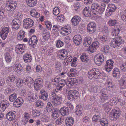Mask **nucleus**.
Wrapping results in <instances>:
<instances>
[{
	"mask_svg": "<svg viewBox=\"0 0 126 126\" xmlns=\"http://www.w3.org/2000/svg\"><path fill=\"white\" fill-rule=\"evenodd\" d=\"M105 7L106 5L103 4L99 5L97 3H94L92 5L91 11L94 15L100 16L103 14Z\"/></svg>",
	"mask_w": 126,
	"mask_h": 126,
	"instance_id": "nucleus-1",
	"label": "nucleus"
},
{
	"mask_svg": "<svg viewBox=\"0 0 126 126\" xmlns=\"http://www.w3.org/2000/svg\"><path fill=\"white\" fill-rule=\"evenodd\" d=\"M21 79H18L17 77L15 75L9 76L6 78V82L9 84H13L16 85L18 87L21 86Z\"/></svg>",
	"mask_w": 126,
	"mask_h": 126,
	"instance_id": "nucleus-2",
	"label": "nucleus"
},
{
	"mask_svg": "<svg viewBox=\"0 0 126 126\" xmlns=\"http://www.w3.org/2000/svg\"><path fill=\"white\" fill-rule=\"evenodd\" d=\"M101 73L94 68H92L88 72V76L90 79H95L100 78Z\"/></svg>",
	"mask_w": 126,
	"mask_h": 126,
	"instance_id": "nucleus-3",
	"label": "nucleus"
},
{
	"mask_svg": "<svg viewBox=\"0 0 126 126\" xmlns=\"http://www.w3.org/2000/svg\"><path fill=\"white\" fill-rule=\"evenodd\" d=\"M12 68L15 72L17 73H20L23 71V68L22 65L18 63H15L12 66L5 67V70L7 72L11 71Z\"/></svg>",
	"mask_w": 126,
	"mask_h": 126,
	"instance_id": "nucleus-4",
	"label": "nucleus"
},
{
	"mask_svg": "<svg viewBox=\"0 0 126 126\" xmlns=\"http://www.w3.org/2000/svg\"><path fill=\"white\" fill-rule=\"evenodd\" d=\"M110 117L112 118V120H114L118 118L121 115L120 110L117 108L112 109L108 113Z\"/></svg>",
	"mask_w": 126,
	"mask_h": 126,
	"instance_id": "nucleus-5",
	"label": "nucleus"
},
{
	"mask_svg": "<svg viewBox=\"0 0 126 126\" xmlns=\"http://www.w3.org/2000/svg\"><path fill=\"white\" fill-rule=\"evenodd\" d=\"M124 42V40L122 39L121 37H117L116 38H114L111 41L110 46L114 48H119V47H121V44Z\"/></svg>",
	"mask_w": 126,
	"mask_h": 126,
	"instance_id": "nucleus-6",
	"label": "nucleus"
},
{
	"mask_svg": "<svg viewBox=\"0 0 126 126\" xmlns=\"http://www.w3.org/2000/svg\"><path fill=\"white\" fill-rule=\"evenodd\" d=\"M60 33L63 35H67L71 32V28L69 25L62 27L60 31Z\"/></svg>",
	"mask_w": 126,
	"mask_h": 126,
	"instance_id": "nucleus-7",
	"label": "nucleus"
},
{
	"mask_svg": "<svg viewBox=\"0 0 126 126\" xmlns=\"http://www.w3.org/2000/svg\"><path fill=\"white\" fill-rule=\"evenodd\" d=\"M21 85L22 83H24L29 87H32L33 85V79L31 77H29L23 78L22 80L21 79Z\"/></svg>",
	"mask_w": 126,
	"mask_h": 126,
	"instance_id": "nucleus-8",
	"label": "nucleus"
},
{
	"mask_svg": "<svg viewBox=\"0 0 126 126\" xmlns=\"http://www.w3.org/2000/svg\"><path fill=\"white\" fill-rule=\"evenodd\" d=\"M17 4L16 2L10 0L6 5L7 10L10 11H13L16 8Z\"/></svg>",
	"mask_w": 126,
	"mask_h": 126,
	"instance_id": "nucleus-9",
	"label": "nucleus"
},
{
	"mask_svg": "<svg viewBox=\"0 0 126 126\" xmlns=\"http://www.w3.org/2000/svg\"><path fill=\"white\" fill-rule=\"evenodd\" d=\"M23 27L26 29L32 27L34 25L33 21L30 18H27L23 21Z\"/></svg>",
	"mask_w": 126,
	"mask_h": 126,
	"instance_id": "nucleus-10",
	"label": "nucleus"
},
{
	"mask_svg": "<svg viewBox=\"0 0 126 126\" xmlns=\"http://www.w3.org/2000/svg\"><path fill=\"white\" fill-rule=\"evenodd\" d=\"M51 101L55 106H57L61 103L62 97L60 96H56L55 97H51Z\"/></svg>",
	"mask_w": 126,
	"mask_h": 126,
	"instance_id": "nucleus-11",
	"label": "nucleus"
},
{
	"mask_svg": "<svg viewBox=\"0 0 126 126\" xmlns=\"http://www.w3.org/2000/svg\"><path fill=\"white\" fill-rule=\"evenodd\" d=\"M25 48V45L24 44H20L17 45L15 47L16 52L18 54H21L24 52Z\"/></svg>",
	"mask_w": 126,
	"mask_h": 126,
	"instance_id": "nucleus-12",
	"label": "nucleus"
},
{
	"mask_svg": "<svg viewBox=\"0 0 126 126\" xmlns=\"http://www.w3.org/2000/svg\"><path fill=\"white\" fill-rule=\"evenodd\" d=\"M114 62L112 59L107 60L105 66L106 71L108 72L111 71L113 67Z\"/></svg>",
	"mask_w": 126,
	"mask_h": 126,
	"instance_id": "nucleus-13",
	"label": "nucleus"
},
{
	"mask_svg": "<svg viewBox=\"0 0 126 126\" xmlns=\"http://www.w3.org/2000/svg\"><path fill=\"white\" fill-rule=\"evenodd\" d=\"M79 93L78 91L74 90H72L68 92L67 97L69 100H74L76 97H78Z\"/></svg>",
	"mask_w": 126,
	"mask_h": 126,
	"instance_id": "nucleus-14",
	"label": "nucleus"
},
{
	"mask_svg": "<svg viewBox=\"0 0 126 126\" xmlns=\"http://www.w3.org/2000/svg\"><path fill=\"white\" fill-rule=\"evenodd\" d=\"M42 79L40 78L36 79L34 83V87L35 90H39L42 87L43 85Z\"/></svg>",
	"mask_w": 126,
	"mask_h": 126,
	"instance_id": "nucleus-15",
	"label": "nucleus"
},
{
	"mask_svg": "<svg viewBox=\"0 0 126 126\" xmlns=\"http://www.w3.org/2000/svg\"><path fill=\"white\" fill-rule=\"evenodd\" d=\"M96 26V24L94 22H92L89 23L87 27L88 32L91 33H94L95 31Z\"/></svg>",
	"mask_w": 126,
	"mask_h": 126,
	"instance_id": "nucleus-16",
	"label": "nucleus"
},
{
	"mask_svg": "<svg viewBox=\"0 0 126 126\" xmlns=\"http://www.w3.org/2000/svg\"><path fill=\"white\" fill-rule=\"evenodd\" d=\"M16 115V113L15 111H11L7 114L6 118L9 121H12L15 119Z\"/></svg>",
	"mask_w": 126,
	"mask_h": 126,
	"instance_id": "nucleus-17",
	"label": "nucleus"
},
{
	"mask_svg": "<svg viewBox=\"0 0 126 126\" xmlns=\"http://www.w3.org/2000/svg\"><path fill=\"white\" fill-rule=\"evenodd\" d=\"M73 41L75 45L77 46L79 45L81 43V36L79 34L75 35L73 38Z\"/></svg>",
	"mask_w": 126,
	"mask_h": 126,
	"instance_id": "nucleus-18",
	"label": "nucleus"
},
{
	"mask_svg": "<svg viewBox=\"0 0 126 126\" xmlns=\"http://www.w3.org/2000/svg\"><path fill=\"white\" fill-rule=\"evenodd\" d=\"M104 89H103L101 92V94L100 98L101 101L102 102L105 101L106 100L109 99L110 97L109 94H107L104 92Z\"/></svg>",
	"mask_w": 126,
	"mask_h": 126,
	"instance_id": "nucleus-19",
	"label": "nucleus"
},
{
	"mask_svg": "<svg viewBox=\"0 0 126 126\" xmlns=\"http://www.w3.org/2000/svg\"><path fill=\"white\" fill-rule=\"evenodd\" d=\"M23 102V100L21 97H18L14 102L13 105L15 107H19L21 106Z\"/></svg>",
	"mask_w": 126,
	"mask_h": 126,
	"instance_id": "nucleus-20",
	"label": "nucleus"
},
{
	"mask_svg": "<svg viewBox=\"0 0 126 126\" xmlns=\"http://www.w3.org/2000/svg\"><path fill=\"white\" fill-rule=\"evenodd\" d=\"M105 85L107 90L109 91H112L114 88V86L112 82L108 80L106 81Z\"/></svg>",
	"mask_w": 126,
	"mask_h": 126,
	"instance_id": "nucleus-21",
	"label": "nucleus"
},
{
	"mask_svg": "<svg viewBox=\"0 0 126 126\" xmlns=\"http://www.w3.org/2000/svg\"><path fill=\"white\" fill-rule=\"evenodd\" d=\"M20 21L17 19H14L12 22V27L13 29H17L20 27Z\"/></svg>",
	"mask_w": 126,
	"mask_h": 126,
	"instance_id": "nucleus-22",
	"label": "nucleus"
},
{
	"mask_svg": "<svg viewBox=\"0 0 126 126\" xmlns=\"http://www.w3.org/2000/svg\"><path fill=\"white\" fill-rule=\"evenodd\" d=\"M119 83L121 89L126 88V77L123 76L119 80Z\"/></svg>",
	"mask_w": 126,
	"mask_h": 126,
	"instance_id": "nucleus-23",
	"label": "nucleus"
},
{
	"mask_svg": "<svg viewBox=\"0 0 126 126\" xmlns=\"http://www.w3.org/2000/svg\"><path fill=\"white\" fill-rule=\"evenodd\" d=\"M9 105V104L7 101L4 100L3 101L2 104H0V110L1 111H4L6 108L8 107Z\"/></svg>",
	"mask_w": 126,
	"mask_h": 126,
	"instance_id": "nucleus-24",
	"label": "nucleus"
},
{
	"mask_svg": "<svg viewBox=\"0 0 126 126\" xmlns=\"http://www.w3.org/2000/svg\"><path fill=\"white\" fill-rule=\"evenodd\" d=\"M113 75L117 79H119L121 76L119 69L116 68H114L113 70Z\"/></svg>",
	"mask_w": 126,
	"mask_h": 126,
	"instance_id": "nucleus-25",
	"label": "nucleus"
},
{
	"mask_svg": "<svg viewBox=\"0 0 126 126\" xmlns=\"http://www.w3.org/2000/svg\"><path fill=\"white\" fill-rule=\"evenodd\" d=\"M81 18L77 16H76L72 18L71 21L72 24L74 26H76L79 24V22L81 20Z\"/></svg>",
	"mask_w": 126,
	"mask_h": 126,
	"instance_id": "nucleus-26",
	"label": "nucleus"
},
{
	"mask_svg": "<svg viewBox=\"0 0 126 126\" xmlns=\"http://www.w3.org/2000/svg\"><path fill=\"white\" fill-rule=\"evenodd\" d=\"M59 112L61 115L63 116L67 115L69 114L68 109L66 107L61 108L59 110Z\"/></svg>",
	"mask_w": 126,
	"mask_h": 126,
	"instance_id": "nucleus-27",
	"label": "nucleus"
},
{
	"mask_svg": "<svg viewBox=\"0 0 126 126\" xmlns=\"http://www.w3.org/2000/svg\"><path fill=\"white\" fill-rule=\"evenodd\" d=\"M38 41L36 36L34 35L32 36L29 39V45H36Z\"/></svg>",
	"mask_w": 126,
	"mask_h": 126,
	"instance_id": "nucleus-28",
	"label": "nucleus"
},
{
	"mask_svg": "<svg viewBox=\"0 0 126 126\" xmlns=\"http://www.w3.org/2000/svg\"><path fill=\"white\" fill-rule=\"evenodd\" d=\"M66 84L68 85L67 82L64 79H62L60 81L59 83L58 84L57 86V89L59 90H62V88Z\"/></svg>",
	"mask_w": 126,
	"mask_h": 126,
	"instance_id": "nucleus-29",
	"label": "nucleus"
},
{
	"mask_svg": "<svg viewBox=\"0 0 126 126\" xmlns=\"http://www.w3.org/2000/svg\"><path fill=\"white\" fill-rule=\"evenodd\" d=\"M40 93L41 95L39 97L40 98H42L43 100H47L48 97V94L44 90H40Z\"/></svg>",
	"mask_w": 126,
	"mask_h": 126,
	"instance_id": "nucleus-30",
	"label": "nucleus"
},
{
	"mask_svg": "<svg viewBox=\"0 0 126 126\" xmlns=\"http://www.w3.org/2000/svg\"><path fill=\"white\" fill-rule=\"evenodd\" d=\"M74 122V119L70 117H67L65 120V124L66 126H72Z\"/></svg>",
	"mask_w": 126,
	"mask_h": 126,
	"instance_id": "nucleus-31",
	"label": "nucleus"
},
{
	"mask_svg": "<svg viewBox=\"0 0 126 126\" xmlns=\"http://www.w3.org/2000/svg\"><path fill=\"white\" fill-rule=\"evenodd\" d=\"M83 14L86 17L89 16L91 14L90 8L88 6L85 7L83 10Z\"/></svg>",
	"mask_w": 126,
	"mask_h": 126,
	"instance_id": "nucleus-32",
	"label": "nucleus"
},
{
	"mask_svg": "<svg viewBox=\"0 0 126 126\" xmlns=\"http://www.w3.org/2000/svg\"><path fill=\"white\" fill-rule=\"evenodd\" d=\"M75 113L78 116H81L82 112V108L80 105H78L76 108Z\"/></svg>",
	"mask_w": 126,
	"mask_h": 126,
	"instance_id": "nucleus-33",
	"label": "nucleus"
},
{
	"mask_svg": "<svg viewBox=\"0 0 126 126\" xmlns=\"http://www.w3.org/2000/svg\"><path fill=\"white\" fill-rule=\"evenodd\" d=\"M23 115V121L24 122V124H25L28 122L29 119L30 118L31 114L30 112H26L24 113Z\"/></svg>",
	"mask_w": 126,
	"mask_h": 126,
	"instance_id": "nucleus-34",
	"label": "nucleus"
},
{
	"mask_svg": "<svg viewBox=\"0 0 126 126\" xmlns=\"http://www.w3.org/2000/svg\"><path fill=\"white\" fill-rule=\"evenodd\" d=\"M23 59L25 63H28L31 62L32 56L30 54H26L24 56Z\"/></svg>",
	"mask_w": 126,
	"mask_h": 126,
	"instance_id": "nucleus-35",
	"label": "nucleus"
},
{
	"mask_svg": "<svg viewBox=\"0 0 126 126\" xmlns=\"http://www.w3.org/2000/svg\"><path fill=\"white\" fill-rule=\"evenodd\" d=\"M31 16L33 17L39 18L40 16V14L36 11L35 9L33 8L32 9L30 12Z\"/></svg>",
	"mask_w": 126,
	"mask_h": 126,
	"instance_id": "nucleus-36",
	"label": "nucleus"
},
{
	"mask_svg": "<svg viewBox=\"0 0 126 126\" xmlns=\"http://www.w3.org/2000/svg\"><path fill=\"white\" fill-rule=\"evenodd\" d=\"M92 39L89 37H87L85 38L84 40L83 45L86 47L89 46L91 44Z\"/></svg>",
	"mask_w": 126,
	"mask_h": 126,
	"instance_id": "nucleus-37",
	"label": "nucleus"
},
{
	"mask_svg": "<svg viewBox=\"0 0 126 126\" xmlns=\"http://www.w3.org/2000/svg\"><path fill=\"white\" fill-rule=\"evenodd\" d=\"M27 4L28 6L32 7L35 6L37 3V0H27Z\"/></svg>",
	"mask_w": 126,
	"mask_h": 126,
	"instance_id": "nucleus-38",
	"label": "nucleus"
},
{
	"mask_svg": "<svg viewBox=\"0 0 126 126\" xmlns=\"http://www.w3.org/2000/svg\"><path fill=\"white\" fill-rule=\"evenodd\" d=\"M25 32L23 30H21L18 33L17 36V39L20 40H22L24 37Z\"/></svg>",
	"mask_w": 126,
	"mask_h": 126,
	"instance_id": "nucleus-39",
	"label": "nucleus"
},
{
	"mask_svg": "<svg viewBox=\"0 0 126 126\" xmlns=\"http://www.w3.org/2000/svg\"><path fill=\"white\" fill-rule=\"evenodd\" d=\"M5 58L6 62L8 63L11 61L12 58L9 53H7L5 55Z\"/></svg>",
	"mask_w": 126,
	"mask_h": 126,
	"instance_id": "nucleus-40",
	"label": "nucleus"
},
{
	"mask_svg": "<svg viewBox=\"0 0 126 126\" xmlns=\"http://www.w3.org/2000/svg\"><path fill=\"white\" fill-rule=\"evenodd\" d=\"M119 100L116 97H113L111 99L109 102V104L111 106L116 104L118 102Z\"/></svg>",
	"mask_w": 126,
	"mask_h": 126,
	"instance_id": "nucleus-41",
	"label": "nucleus"
},
{
	"mask_svg": "<svg viewBox=\"0 0 126 126\" xmlns=\"http://www.w3.org/2000/svg\"><path fill=\"white\" fill-rule=\"evenodd\" d=\"M50 34L49 32L47 31H44L42 35L43 39L46 40H48L49 38Z\"/></svg>",
	"mask_w": 126,
	"mask_h": 126,
	"instance_id": "nucleus-42",
	"label": "nucleus"
},
{
	"mask_svg": "<svg viewBox=\"0 0 126 126\" xmlns=\"http://www.w3.org/2000/svg\"><path fill=\"white\" fill-rule=\"evenodd\" d=\"M73 10L76 11H78L80 8L79 3L78 2H76L74 3L72 6Z\"/></svg>",
	"mask_w": 126,
	"mask_h": 126,
	"instance_id": "nucleus-43",
	"label": "nucleus"
},
{
	"mask_svg": "<svg viewBox=\"0 0 126 126\" xmlns=\"http://www.w3.org/2000/svg\"><path fill=\"white\" fill-rule=\"evenodd\" d=\"M80 59L83 62H86L89 60L87 55L85 54H83L80 56Z\"/></svg>",
	"mask_w": 126,
	"mask_h": 126,
	"instance_id": "nucleus-44",
	"label": "nucleus"
},
{
	"mask_svg": "<svg viewBox=\"0 0 126 126\" xmlns=\"http://www.w3.org/2000/svg\"><path fill=\"white\" fill-rule=\"evenodd\" d=\"M111 105H110L109 103H106L104 105V107L105 110L108 114V113L110 111Z\"/></svg>",
	"mask_w": 126,
	"mask_h": 126,
	"instance_id": "nucleus-45",
	"label": "nucleus"
},
{
	"mask_svg": "<svg viewBox=\"0 0 126 126\" xmlns=\"http://www.w3.org/2000/svg\"><path fill=\"white\" fill-rule=\"evenodd\" d=\"M99 39L101 41L104 42L108 40L109 39V37L106 34L100 37Z\"/></svg>",
	"mask_w": 126,
	"mask_h": 126,
	"instance_id": "nucleus-46",
	"label": "nucleus"
},
{
	"mask_svg": "<svg viewBox=\"0 0 126 126\" xmlns=\"http://www.w3.org/2000/svg\"><path fill=\"white\" fill-rule=\"evenodd\" d=\"M17 97V94L16 93L12 94L9 96V100L11 102L14 101Z\"/></svg>",
	"mask_w": 126,
	"mask_h": 126,
	"instance_id": "nucleus-47",
	"label": "nucleus"
},
{
	"mask_svg": "<svg viewBox=\"0 0 126 126\" xmlns=\"http://www.w3.org/2000/svg\"><path fill=\"white\" fill-rule=\"evenodd\" d=\"M23 16V15L18 11H16L15 13V16L19 21L22 19Z\"/></svg>",
	"mask_w": 126,
	"mask_h": 126,
	"instance_id": "nucleus-48",
	"label": "nucleus"
},
{
	"mask_svg": "<svg viewBox=\"0 0 126 126\" xmlns=\"http://www.w3.org/2000/svg\"><path fill=\"white\" fill-rule=\"evenodd\" d=\"M100 123L103 126H107L108 124V121L105 118L100 119Z\"/></svg>",
	"mask_w": 126,
	"mask_h": 126,
	"instance_id": "nucleus-49",
	"label": "nucleus"
},
{
	"mask_svg": "<svg viewBox=\"0 0 126 126\" xmlns=\"http://www.w3.org/2000/svg\"><path fill=\"white\" fill-rule=\"evenodd\" d=\"M58 112V111L57 110H55L52 112L51 116L53 119H55L59 117Z\"/></svg>",
	"mask_w": 126,
	"mask_h": 126,
	"instance_id": "nucleus-50",
	"label": "nucleus"
},
{
	"mask_svg": "<svg viewBox=\"0 0 126 126\" xmlns=\"http://www.w3.org/2000/svg\"><path fill=\"white\" fill-rule=\"evenodd\" d=\"M77 80L76 79L71 78L68 79L67 82V84H70V85L75 83L77 82Z\"/></svg>",
	"mask_w": 126,
	"mask_h": 126,
	"instance_id": "nucleus-51",
	"label": "nucleus"
},
{
	"mask_svg": "<svg viewBox=\"0 0 126 126\" xmlns=\"http://www.w3.org/2000/svg\"><path fill=\"white\" fill-rule=\"evenodd\" d=\"M56 47L57 48L61 47L63 45V42L60 40L56 41Z\"/></svg>",
	"mask_w": 126,
	"mask_h": 126,
	"instance_id": "nucleus-52",
	"label": "nucleus"
},
{
	"mask_svg": "<svg viewBox=\"0 0 126 126\" xmlns=\"http://www.w3.org/2000/svg\"><path fill=\"white\" fill-rule=\"evenodd\" d=\"M120 30L119 29H114L111 33V35L112 36H115L118 35L119 33Z\"/></svg>",
	"mask_w": 126,
	"mask_h": 126,
	"instance_id": "nucleus-53",
	"label": "nucleus"
},
{
	"mask_svg": "<svg viewBox=\"0 0 126 126\" xmlns=\"http://www.w3.org/2000/svg\"><path fill=\"white\" fill-rule=\"evenodd\" d=\"M101 119L100 117L98 115H94L92 118V121L94 122L100 121Z\"/></svg>",
	"mask_w": 126,
	"mask_h": 126,
	"instance_id": "nucleus-54",
	"label": "nucleus"
},
{
	"mask_svg": "<svg viewBox=\"0 0 126 126\" xmlns=\"http://www.w3.org/2000/svg\"><path fill=\"white\" fill-rule=\"evenodd\" d=\"M49 119V116L48 115H43L41 118V120L42 121L45 122H48Z\"/></svg>",
	"mask_w": 126,
	"mask_h": 126,
	"instance_id": "nucleus-55",
	"label": "nucleus"
},
{
	"mask_svg": "<svg viewBox=\"0 0 126 126\" xmlns=\"http://www.w3.org/2000/svg\"><path fill=\"white\" fill-rule=\"evenodd\" d=\"M94 58L97 59H100L102 60H104V58L103 54L101 53H99L97 54L95 56Z\"/></svg>",
	"mask_w": 126,
	"mask_h": 126,
	"instance_id": "nucleus-56",
	"label": "nucleus"
},
{
	"mask_svg": "<svg viewBox=\"0 0 126 126\" xmlns=\"http://www.w3.org/2000/svg\"><path fill=\"white\" fill-rule=\"evenodd\" d=\"M94 60L95 63L98 66L101 65L104 61L103 60H102L95 58H94Z\"/></svg>",
	"mask_w": 126,
	"mask_h": 126,
	"instance_id": "nucleus-57",
	"label": "nucleus"
},
{
	"mask_svg": "<svg viewBox=\"0 0 126 126\" xmlns=\"http://www.w3.org/2000/svg\"><path fill=\"white\" fill-rule=\"evenodd\" d=\"M117 22V20L115 19H110L108 22V24L110 26H114Z\"/></svg>",
	"mask_w": 126,
	"mask_h": 126,
	"instance_id": "nucleus-58",
	"label": "nucleus"
},
{
	"mask_svg": "<svg viewBox=\"0 0 126 126\" xmlns=\"http://www.w3.org/2000/svg\"><path fill=\"white\" fill-rule=\"evenodd\" d=\"M109 46L108 45H106L102 48L101 51L102 52L105 53H107L109 52Z\"/></svg>",
	"mask_w": 126,
	"mask_h": 126,
	"instance_id": "nucleus-59",
	"label": "nucleus"
},
{
	"mask_svg": "<svg viewBox=\"0 0 126 126\" xmlns=\"http://www.w3.org/2000/svg\"><path fill=\"white\" fill-rule=\"evenodd\" d=\"M60 12L59 9L58 7H55L54 8L53 13L54 15H58L59 14Z\"/></svg>",
	"mask_w": 126,
	"mask_h": 126,
	"instance_id": "nucleus-60",
	"label": "nucleus"
},
{
	"mask_svg": "<svg viewBox=\"0 0 126 126\" xmlns=\"http://www.w3.org/2000/svg\"><path fill=\"white\" fill-rule=\"evenodd\" d=\"M51 90H52L51 92V94L52 96L51 97H55L56 96V94L58 92L57 91L59 90L57 89V87L56 88H53Z\"/></svg>",
	"mask_w": 126,
	"mask_h": 126,
	"instance_id": "nucleus-61",
	"label": "nucleus"
},
{
	"mask_svg": "<svg viewBox=\"0 0 126 126\" xmlns=\"http://www.w3.org/2000/svg\"><path fill=\"white\" fill-rule=\"evenodd\" d=\"M59 53L62 54L65 57L68 55V52L65 49H61L58 51Z\"/></svg>",
	"mask_w": 126,
	"mask_h": 126,
	"instance_id": "nucleus-62",
	"label": "nucleus"
},
{
	"mask_svg": "<svg viewBox=\"0 0 126 126\" xmlns=\"http://www.w3.org/2000/svg\"><path fill=\"white\" fill-rule=\"evenodd\" d=\"M34 94L32 93H29L28 95L27 99L29 101H30L31 99H35L34 96Z\"/></svg>",
	"mask_w": 126,
	"mask_h": 126,
	"instance_id": "nucleus-63",
	"label": "nucleus"
},
{
	"mask_svg": "<svg viewBox=\"0 0 126 126\" xmlns=\"http://www.w3.org/2000/svg\"><path fill=\"white\" fill-rule=\"evenodd\" d=\"M36 103V105L37 107L42 108L43 107L44 104L42 101L38 100Z\"/></svg>",
	"mask_w": 126,
	"mask_h": 126,
	"instance_id": "nucleus-64",
	"label": "nucleus"
}]
</instances>
